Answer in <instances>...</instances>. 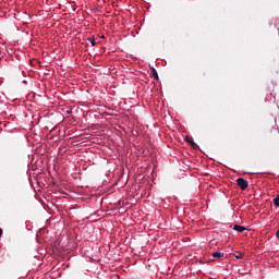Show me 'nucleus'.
Returning a JSON list of instances; mask_svg holds the SVG:
<instances>
[{
	"label": "nucleus",
	"mask_w": 279,
	"mask_h": 279,
	"mask_svg": "<svg viewBox=\"0 0 279 279\" xmlns=\"http://www.w3.org/2000/svg\"><path fill=\"white\" fill-rule=\"evenodd\" d=\"M238 186H240V189L242 191H245V189H247V186H250V183L247 182V180L243 179V178H239L236 180Z\"/></svg>",
	"instance_id": "nucleus-1"
},
{
	"label": "nucleus",
	"mask_w": 279,
	"mask_h": 279,
	"mask_svg": "<svg viewBox=\"0 0 279 279\" xmlns=\"http://www.w3.org/2000/svg\"><path fill=\"white\" fill-rule=\"evenodd\" d=\"M233 230H235V232H245V230H247V228L241 226V225H235L233 227Z\"/></svg>",
	"instance_id": "nucleus-2"
},
{
	"label": "nucleus",
	"mask_w": 279,
	"mask_h": 279,
	"mask_svg": "<svg viewBox=\"0 0 279 279\" xmlns=\"http://www.w3.org/2000/svg\"><path fill=\"white\" fill-rule=\"evenodd\" d=\"M150 73H151V75H153L154 80H156V81H158V80H159V78H158V71H156V70H155V68H151Z\"/></svg>",
	"instance_id": "nucleus-3"
},
{
	"label": "nucleus",
	"mask_w": 279,
	"mask_h": 279,
	"mask_svg": "<svg viewBox=\"0 0 279 279\" xmlns=\"http://www.w3.org/2000/svg\"><path fill=\"white\" fill-rule=\"evenodd\" d=\"M221 256H223V253H221V252H215V253H213V257H214V258H221Z\"/></svg>",
	"instance_id": "nucleus-4"
},
{
	"label": "nucleus",
	"mask_w": 279,
	"mask_h": 279,
	"mask_svg": "<svg viewBox=\"0 0 279 279\" xmlns=\"http://www.w3.org/2000/svg\"><path fill=\"white\" fill-rule=\"evenodd\" d=\"M235 258L238 260H241L243 258V253L242 252H238V254L235 255Z\"/></svg>",
	"instance_id": "nucleus-5"
},
{
	"label": "nucleus",
	"mask_w": 279,
	"mask_h": 279,
	"mask_svg": "<svg viewBox=\"0 0 279 279\" xmlns=\"http://www.w3.org/2000/svg\"><path fill=\"white\" fill-rule=\"evenodd\" d=\"M274 204H275V206H278V207H279V197H277V198L274 199Z\"/></svg>",
	"instance_id": "nucleus-6"
},
{
	"label": "nucleus",
	"mask_w": 279,
	"mask_h": 279,
	"mask_svg": "<svg viewBox=\"0 0 279 279\" xmlns=\"http://www.w3.org/2000/svg\"><path fill=\"white\" fill-rule=\"evenodd\" d=\"M90 45H92V47H95V45H97V43L95 41V39H92V40H90Z\"/></svg>",
	"instance_id": "nucleus-7"
},
{
	"label": "nucleus",
	"mask_w": 279,
	"mask_h": 279,
	"mask_svg": "<svg viewBox=\"0 0 279 279\" xmlns=\"http://www.w3.org/2000/svg\"><path fill=\"white\" fill-rule=\"evenodd\" d=\"M3 234V229L0 228V236Z\"/></svg>",
	"instance_id": "nucleus-8"
},
{
	"label": "nucleus",
	"mask_w": 279,
	"mask_h": 279,
	"mask_svg": "<svg viewBox=\"0 0 279 279\" xmlns=\"http://www.w3.org/2000/svg\"><path fill=\"white\" fill-rule=\"evenodd\" d=\"M277 239H279V230L277 231Z\"/></svg>",
	"instance_id": "nucleus-9"
},
{
	"label": "nucleus",
	"mask_w": 279,
	"mask_h": 279,
	"mask_svg": "<svg viewBox=\"0 0 279 279\" xmlns=\"http://www.w3.org/2000/svg\"><path fill=\"white\" fill-rule=\"evenodd\" d=\"M101 38H105V36L102 35Z\"/></svg>",
	"instance_id": "nucleus-10"
}]
</instances>
